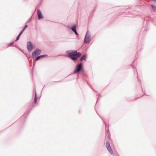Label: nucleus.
I'll return each mask as SVG.
<instances>
[{"mask_svg":"<svg viewBox=\"0 0 156 156\" xmlns=\"http://www.w3.org/2000/svg\"><path fill=\"white\" fill-rule=\"evenodd\" d=\"M66 53L73 61L76 60L77 58L80 57L81 55L80 53H77V51L76 50L67 51Z\"/></svg>","mask_w":156,"mask_h":156,"instance_id":"nucleus-1","label":"nucleus"},{"mask_svg":"<svg viewBox=\"0 0 156 156\" xmlns=\"http://www.w3.org/2000/svg\"><path fill=\"white\" fill-rule=\"evenodd\" d=\"M80 71L83 73L84 72V70L82 67V66L81 64L77 65L75 69L74 73H79Z\"/></svg>","mask_w":156,"mask_h":156,"instance_id":"nucleus-2","label":"nucleus"},{"mask_svg":"<svg viewBox=\"0 0 156 156\" xmlns=\"http://www.w3.org/2000/svg\"><path fill=\"white\" fill-rule=\"evenodd\" d=\"M41 52V51L40 50H36L32 54V56L34 57H36L37 55H39L40 54Z\"/></svg>","mask_w":156,"mask_h":156,"instance_id":"nucleus-3","label":"nucleus"},{"mask_svg":"<svg viewBox=\"0 0 156 156\" xmlns=\"http://www.w3.org/2000/svg\"><path fill=\"white\" fill-rule=\"evenodd\" d=\"M27 47L28 51H30L33 48L32 44L30 42H28L27 44Z\"/></svg>","mask_w":156,"mask_h":156,"instance_id":"nucleus-4","label":"nucleus"},{"mask_svg":"<svg viewBox=\"0 0 156 156\" xmlns=\"http://www.w3.org/2000/svg\"><path fill=\"white\" fill-rule=\"evenodd\" d=\"M37 13L39 20H40L43 18V16L42 15V13L40 10H37Z\"/></svg>","mask_w":156,"mask_h":156,"instance_id":"nucleus-5","label":"nucleus"},{"mask_svg":"<svg viewBox=\"0 0 156 156\" xmlns=\"http://www.w3.org/2000/svg\"><path fill=\"white\" fill-rule=\"evenodd\" d=\"M90 41V37L87 36V35H86L85 39H84V43H88Z\"/></svg>","mask_w":156,"mask_h":156,"instance_id":"nucleus-6","label":"nucleus"},{"mask_svg":"<svg viewBox=\"0 0 156 156\" xmlns=\"http://www.w3.org/2000/svg\"><path fill=\"white\" fill-rule=\"evenodd\" d=\"M76 26L74 25L72 27V30L73 32H75V33L76 35H77L78 34V33L76 30Z\"/></svg>","mask_w":156,"mask_h":156,"instance_id":"nucleus-7","label":"nucleus"},{"mask_svg":"<svg viewBox=\"0 0 156 156\" xmlns=\"http://www.w3.org/2000/svg\"><path fill=\"white\" fill-rule=\"evenodd\" d=\"M107 149L108 150V151H109V152H110V153L111 154H113V153L112 150V149L111 147H108L107 148Z\"/></svg>","mask_w":156,"mask_h":156,"instance_id":"nucleus-8","label":"nucleus"},{"mask_svg":"<svg viewBox=\"0 0 156 156\" xmlns=\"http://www.w3.org/2000/svg\"><path fill=\"white\" fill-rule=\"evenodd\" d=\"M151 6L153 9L154 11L155 12L156 11V7L154 5H151Z\"/></svg>","mask_w":156,"mask_h":156,"instance_id":"nucleus-9","label":"nucleus"},{"mask_svg":"<svg viewBox=\"0 0 156 156\" xmlns=\"http://www.w3.org/2000/svg\"><path fill=\"white\" fill-rule=\"evenodd\" d=\"M86 58V55H83L80 58V61H82L83 60H85Z\"/></svg>","mask_w":156,"mask_h":156,"instance_id":"nucleus-10","label":"nucleus"},{"mask_svg":"<svg viewBox=\"0 0 156 156\" xmlns=\"http://www.w3.org/2000/svg\"><path fill=\"white\" fill-rule=\"evenodd\" d=\"M106 147L107 148L111 147L109 142L108 141L106 142Z\"/></svg>","mask_w":156,"mask_h":156,"instance_id":"nucleus-11","label":"nucleus"},{"mask_svg":"<svg viewBox=\"0 0 156 156\" xmlns=\"http://www.w3.org/2000/svg\"><path fill=\"white\" fill-rule=\"evenodd\" d=\"M107 134H108V139L109 140H110V134L109 131H107Z\"/></svg>","mask_w":156,"mask_h":156,"instance_id":"nucleus-12","label":"nucleus"},{"mask_svg":"<svg viewBox=\"0 0 156 156\" xmlns=\"http://www.w3.org/2000/svg\"><path fill=\"white\" fill-rule=\"evenodd\" d=\"M37 101V99L36 94H35V97H34V102L35 103H36V102Z\"/></svg>","mask_w":156,"mask_h":156,"instance_id":"nucleus-13","label":"nucleus"},{"mask_svg":"<svg viewBox=\"0 0 156 156\" xmlns=\"http://www.w3.org/2000/svg\"><path fill=\"white\" fill-rule=\"evenodd\" d=\"M41 56H38V57H37L36 58V59H35V61H37V60H38V59H39L40 58H41Z\"/></svg>","mask_w":156,"mask_h":156,"instance_id":"nucleus-14","label":"nucleus"},{"mask_svg":"<svg viewBox=\"0 0 156 156\" xmlns=\"http://www.w3.org/2000/svg\"><path fill=\"white\" fill-rule=\"evenodd\" d=\"M20 36V35H18L17 36V37H16V41H17V40H18L19 39Z\"/></svg>","mask_w":156,"mask_h":156,"instance_id":"nucleus-15","label":"nucleus"},{"mask_svg":"<svg viewBox=\"0 0 156 156\" xmlns=\"http://www.w3.org/2000/svg\"><path fill=\"white\" fill-rule=\"evenodd\" d=\"M27 27V25H26L25 26V27H24V28H23V31H24V30H25V29H26Z\"/></svg>","mask_w":156,"mask_h":156,"instance_id":"nucleus-16","label":"nucleus"},{"mask_svg":"<svg viewBox=\"0 0 156 156\" xmlns=\"http://www.w3.org/2000/svg\"><path fill=\"white\" fill-rule=\"evenodd\" d=\"M24 31H23V30H22L20 33L19 34V35H20V36H21V35L22 34V33Z\"/></svg>","mask_w":156,"mask_h":156,"instance_id":"nucleus-17","label":"nucleus"},{"mask_svg":"<svg viewBox=\"0 0 156 156\" xmlns=\"http://www.w3.org/2000/svg\"><path fill=\"white\" fill-rule=\"evenodd\" d=\"M46 55H40V56H41V57H44V56H46Z\"/></svg>","mask_w":156,"mask_h":156,"instance_id":"nucleus-18","label":"nucleus"}]
</instances>
